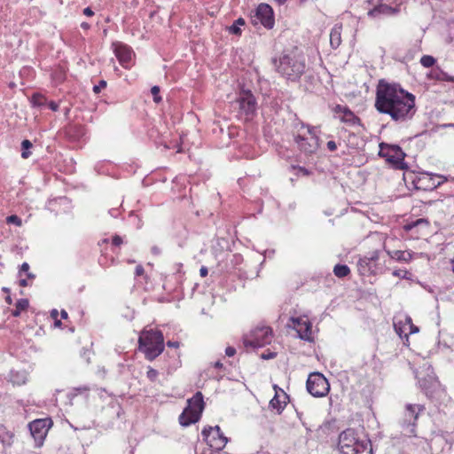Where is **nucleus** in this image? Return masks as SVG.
<instances>
[{"label":"nucleus","mask_w":454,"mask_h":454,"mask_svg":"<svg viewBox=\"0 0 454 454\" xmlns=\"http://www.w3.org/2000/svg\"><path fill=\"white\" fill-rule=\"evenodd\" d=\"M6 223L8 224H14L16 226H21L22 220L17 215H11L6 217Z\"/></svg>","instance_id":"37"},{"label":"nucleus","mask_w":454,"mask_h":454,"mask_svg":"<svg viewBox=\"0 0 454 454\" xmlns=\"http://www.w3.org/2000/svg\"><path fill=\"white\" fill-rule=\"evenodd\" d=\"M326 146H327V149L330 151V152H334L336 151L337 149V145L334 141L331 140V141H328L327 144H326Z\"/></svg>","instance_id":"48"},{"label":"nucleus","mask_w":454,"mask_h":454,"mask_svg":"<svg viewBox=\"0 0 454 454\" xmlns=\"http://www.w3.org/2000/svg\"><path fill=\"white\" fill-rule=\"evenodd\" d=\"M201 435L212 450L218 451L222 450L228 442L227 437L223 435L219 426L204 427Z\"/></svg>","instance_id":"11"},{"label":"nucleus","mask_w":454,"mask_h":454,"mask_svg":"<svg viewBox=\"0 0 454 454\" xmlns=\"http://www.w3.org/2000/svg\"><path fill=\"white\" fill-rule=\"evenodd\" d=\"M333 273L338 278H345L350 273V270L346 264H336L333 268Z\"/></svg>","instance_id":"29"},{"label":"nucleus","mask_w":454,"mask_h":454,"mask_svg":"<svg viewBox=\"0 0 454 454\" xmlns=\"http://www.w3.org/2000/svg\"><path fill=\"white\" fill-rule=\"evenodd\" d=\"M114 52L120 64L124 68H129L131 65V59L133 55L132 49L120 42L113 43Z\"/></svg>","instance_id":"16"},{"label":"nucleus","mask_w":454,"mask_h":454,"mask_svg":"<svg viewBox=\"0 0 454 454\" xmlns=\"http://www.w3.org/2000/svg\"><path fill=\"white\" fill-rule=\"evenodd\" d=\"M415 96L399 83L380 80L376 88L374 107L391 120L402 123L413 118L417 112Z\"/></svg>","instance_id":"1"},{"label":"nucleus","mask_w":454,"mask_h":454,"mask_svg":"<svg viewBox=\"0 0 454 454\" xmlns=\"http://www.w3.org/2000/svg\"><path fill=\"white\" fill-rule=\"evenodd\" d=\"M61 325H62V322L59 318L54 319V326L55 327H60Z\"/></svg>","instance_id":"61"},{"label":"nucleus","mask_w":454,"mask_h":454,"mask_svg":"<svg viewBox=\"0 0 454 454\" xmlns=\"http://www.w3.org/2000/svg\"><path fill=\"white\" fill-rule=\"evenodd\" d=\"M419 226H425V227H428L429 226V221L427 219V218H419L415 221H411L410 223H407L403 229L407 231H410L417 227H419Z\"/></svg>","instance_id":"27"},{"label":"nucleus","mask_w":454,"mask_h":454,"mask_svg":"<svg viewBox=\"0 0 454 454\" xmlns=\"http://www.w3.org/2000/svg\"><path fill=\"white\" fill-rule=\"evenodd\" d=\"M286 406V403H282L277 395L270 401V407L273 410H277L278 413H280Z\"/></svg>","instance_id":"32"},{"label":"nucleus","mask_w":454,"mask_h":454,"mask_svg":"<svg viewBox=\"0 0 454 454\" xmlns=\"http://www.w3.org/2000/svg\"><path fill=\"white\" fill-rule=\"evenodd\" d=\"M244 25H245V20L243 18H239L229 27V32L235 35H241L240 26H244Z\"/></svg>","instance_id":"30"},{"label":"nucleus","mask_w":454,"mask_h":454,"mask_svg":"<svg viewBox=\"0 0 454 454\" xmlns=\"http://www.w3.org/2000/svg\"><path fill=\"white\" fill-rule=\"evenodd\" d=\"M278 73L291 82H298L306 70L305 56L294 48L284 51L279 59H272Z\"/></svg>","instance_id":"2"},{"label":"nucleus","mask_w":454,"mask_h":454,"mask_svg":"<svg viewBox=\"0 0 454 454\" xmlns=\"http://www.w3.org/2000/svg\"><path fill=\"white\" fill-rule=\"evenodd\" d=\"M333 118L338 119L340 122L350 126H361V119L355 114L353 111L348 106L343 105H335L332 107Z\"/></svg>","instance_id":"13"},{"label":"nucleus","mask_w":454,"mask_h":454,"mask_svg":"<svg viewBox=\"0 0 454 454\" xmlns=\"http://www.w3.org/2000/svg\"><path fill=\"white\" fill-rule=\"evenodd\" d=\"M152 253L155 255H159L160 254V249L158 247L154 246L152 247Z\"/></svg>","instance_id":"54"},{"label":"nucleus","mask_w":454,"mask_h":454,"mask_svg":"<svg viewBox=\"0 0 454 454\" xmlns=\"http://www.w3.org/2000/svg\"><path fill=\"white\" fill-rule=\"evenodd\" d=\"M167 345L168 347H172V348H177L179 346V343L177 341H171V340H168L167 342Z\"/></svg>","instance_id":"56"},{"label":"nucleus","mask_w":454,"mask_h":454,"mask_svg":"<svg viewBox=\"0 0 454 454\" xmlns=\"http://www.w3.org/2000/svg\"><path fill=\"white\" fill-rule=\"evenodd\" d=\"M425 410L422 404L407 403L400 420L402 433L406 436H414L416 433L417 420L420 412Z\"/></svg>","instance_id":"8"},{"label":"nucleus","mask_w":454,"mask_h":454,"mask_svg":"<svg viewBox=\"0 0 454 454\" xmlns=\"http://www.w3.org/2000/svg\"><path fill=\"white\" fill-rule=\"evenodd\" d=\"M309 137H306L303 143L300 144L298 149L306 155H311L315 153L319 147V138L316 132L309 134Z\"/></svg>","instance_id":"18"},{"label":"nucleus","mask_w":454,"mask_h":454,"mask_svg":"<svg viewBox=\"0 0 454 454\" xmlns=\"http://www.w3.org/2000/svg\"><path fill=\"white\" fill-rule=\"evenodd\" d=\"M201 414L192 411L190 408H184L179 416V423L183 427H189L200 420Z\"/></svg>","instance_id":"20"},{"label":"nucleus","mask_w":454,"mask_h":454,"mask_svg":"<svg viewBox=\"0 0 454 454\" xmlns=\"http://www.w3.org/2000/svg\"><path fill=\"white\" fill-rule=\"evenodd\" d=\"M83 14L88 16V17H90L94 14V12L92 11V9L90 7H86L84 10H83Z\"/></svg>","instance_id":"52"},{"label":"nucleus","mask_w":454,"mask_h":454,"mask_svg":"<svg viewBox=\"0 0 454 454\" xmlns=\"http://www.w3.org/2000/svg\"><path fill=\"white\" fill-rule=\"evenodd\" d=\"M138 348L147 360L153 361L164 350V336L160 330H144L138 338Z\"/></svg>","instance_id":"3"},{"label":"nucleus","mask_w":454,"mask_h":454,"mask_svg":"<svg viewBox=\"0 0 454 454\" xmlns=\"http://www.w3.org/2000/svg\"><path fill=\"white\" fill-rule=\"evenodd\" d=\"M292 321L299 337L301 340L308 341L312 340L311 324L308 320H303L300 317H292Z\"/></svg>","instance_id":"17"},{"label":"nucleus","mask_w":454,"mask_h":454,"mask_svg":"<svg viewBox=\"0 0 454 454\" xmlns=\"http://www.w3.org/2000/svg\"><path fill=\"white\" fill-rule=\"evenodd\" d=\"M188 405L186 408H190L192 411H195L200 414H202L205 403L203 399V395L201 392H197L195 395L190 398L188 401Z\"/></svg>","instance_id":"22"},{"label":"nucleus","mask_w":454,"mask_h":454,"mask_svg":"<svg viewBox=\"0 0 454 454\" xmlns=\"http://www.w3.org/2000/svg\"><path fill=\"white\" fill-rule=\"evenodd\" d=\"M27 278L29 279H34L35 278V274L31 273V272H27Z\"/></svg>","instance_id":"63"},{"label":"nucleus","mask_w":454,"mask_h":454,"mask_svg":"<svg viewBox=\"0 0 454 454\" xmlns=\"http://www.w3.org/2000/svg\"><path fill=\"white\" fill-rule=\"evenodd\" d=\"M5 302L9 305L12 303V299L9 294L5 297Z\"/></svg>","instance_id":"62"},{"label":"nucleus","mask_w":454,"mask_h":454,"mask_svg":"<svg viewBox=\"0 0 454 454\" xmlns=\"http://www.w3.org/2000/svg\"><path fill=\"white\" fill-rule=\"evenodd\" d=\"M231 106L238 110L237 117L239 119L248 121L256 114L257 101L250 90L241 89Z\"/></svg>","instance_id":"5"},{"label":"nucleus","mask_w":454,"mask_h":454,"mask_svg":"<svg viewBox=\"0 0 454 454\" xmlns=\"http://www.w3.org/2000/svg\"><path fill=\"white\" fill-rule=\"evenodd\" d=\"M435 59L430 55H424L420 59V64L425 67H431L434 65Z\"/></svg>","instance_id":"35"},{"label":"nucleus","mask_w":454,"mask_h":454,"mask_svg":"<svg viewBox=\"0 0 454 454\" xmlns=\"http://www.w3.org/2000/svg\"><path fill=\"white\" fill-rule=\"evenodd\" d=\"M66 134L74 138H78L83 134V129L81 125H70L66 129Z\"/></svg>","instance_id":"28"},{"label":"nucleus","mask_w":454,"mask_h":454,"mask_svg":"<svg viewBox=\"0 0 454 454\" xmlns=\"http://www.w3.org/2000/svg\"><path fill=\"white\" fill-rule=\"evenodd\" d=\"M214 367L216 368V369H223V364L221 361H216L215 364H214Z\"/></svg>","instance_id":"58"},{"label":"nucleus","mask_w":454,"mask_h":454,"mask_svg":"<svg viewBox=\"0 0 454 454\" xmlns=\"http://www.w3.org/2000/svg\"><path fill=\"white\" fill-rule=\"evenodd\" d=\"M48 107L53 111L56 112L59 110V104L55 101H50L47 103Z\"/></svg>","instance_id":"47"},{"label":"nucleus","mask_w":454,"mask_h":454,"mask_svg":"<svg viewBox=\"0 0 454 454\" xmlns=\"http://www.w3.org/2000/svg\"><path fill=\"white\" fill-rule=\"evenodd\" d=\"M145 274V269L142 265H137L135 269V276L136 277H140V276H143Z\"/></svg>","instance_id":"46"},{"label":"nucleus","mask_w":454,"mask_h":454,"mask_svg":"<svg viewBox=\"0 0 454 454\" xmlns=\"http://www.w3.org/2000/svg\"><path fill=\"white\" fill-rule=\"evenodd\" d=\"M338 449L341 454H372L370 442L359 440L353 428L340 434Z\"/></svg>","instance_id":"4"},{"label":"nucleus","mask_w":454,"mask_h":454,"mask_svg":"<svg viewBox=\"0 0 454 454\" xmlns=\"http://www.w3.org/2000/svg\"><path fill=\"white\" fill-rule=\"evenodd\" d=\"M33 147V144L28 139H24L21 142V157L27 159L31 155L30 149Z\"/></svg>","instance_id":"31"},{"label":"nucleus","mask_w":454,"mask_h":454,"mask_svg":"<svg viewBox=\"0 0 454 454\" xmlns=\"http://www.w3.org/2000/svg\"><path fill=\"white\" fill-rule=\"evenodd\" d=\"M31 103L34 106H43L47 102H46V98L43 95H41L39 93H35L32 95Z\"/></svg>","instance_id":"34"},{"label":"nucleus","mask_w":454,"mask_h":454,"mask_svg":"<svg viewBox=\"0 0 454 454\" xmlns=\"http://www.w3.org/2000/svg\"><path fill=\"white\" fill-rule=\"evenodd\" d=\"M81 27L82 29L88 30L90 27V25L88 22H82Z\"/></svg>","instance_id":"59"},{"label":"nucleus","mask_w":454,"mask_h":454,"mask_svg":"<svg viewBox=\"0 0 454 454\" xmlns=\"http://www.w3.org/2000/svg\"><path fill=\"white\" fill-rule=\"evenodd\" d=\"M29 301L27 299H20L15 303V309L12 311V315L15 317L20 316L21 312L27 309Z\"/></svg>","instance_id":"26"},{"label":"nucleus","mask_w":454,"mask_h":454,"mask_svg":"<svg viewBox=\"0 0 454 454\" xmlns=\"http://www.w3.org/2000/svg\"><path fill=\"white\" fill-rule=\"evenodd\" d=\"M58 316H59V311H58L56 309H53L51 311V317L53 319H56V318H58Z\"/></svg>","instance_id":"57"},{"label":"nucleus","mask_w":454,"mask_h":454,"mask_svg":"<svg viewBox=\"0 0 454 454\" xmlns=\"http://www.w3.org/2000/svg\"><path fill=\"white\" fill-rule=\"evenodd\" d=\"M252 22L254 25L261 23L267 29L272 28L275 19L271 6L268 4H260L255 10L254 15L252 16Z\"/></svg>","instance_id":"14"},{"label":"nucleus","mask_w":454,"mask_h":454,"mask_svg":"<svg viewBox=\"0 0 454 454\" xmlns=\"http://www.w3.org/2000/svg\"><path fill=\"white\" fill-rule=\"evenodd\" d=\"M52 426V420L50 418L35 419L28 424V429L35 440V447L41 448L43 445L49 429Z\"/></svg>","instance_id":"10"},{"label":"nucleus","mask_w":454,"mask_h":454,"mask_svg":"<svg viewBox=\"0 0 454 454\" xmlns=\"http://www.w3.org/2000/svg\"><path fill=\"white\" fill-rule=\"evenodd\" d=\"M383 0H368L369 4H373V8L369 10L367 15L371 18H381L384 16H395L400 12V5L392 7L382 3Z\"/></svg>","instance_id":"15"},{"label":"nucleus","mask_w":454,"mask_h":454,"mask_svg":"<svg viewBox=\"0 0 454 454\" xmlns=\"http://www.w3.org/2000/svg\"><path fill=\"white\" fill-rule=\"evenodd\" d=\"M393 276L402 278H408L407 275L409 272L404 270H395L393 271Z\"/></svg>","instance_id":"42"},{"label":"nucleus","mask_w":454,"mask_h":454,"mask_svg":"<svg viewBox=\"0 0 454 454\" xmlns=\"http://www.w3.org/2000/svg\"><path fill=\"white\" fill-rule=\"evenodd\" d=\"M19 284H20V286H22V287H26V286H28V282H27V279H25V278H21V279H20Z\"/></svg>","instance_id":"55"},{"label":"nucleus","mask_w":454,"mask_h":454,"mask_svg":"<svg viewBox=\"0 0 454 454\" xmlns=\"http://www.w3.org/2000/svg\"><path fill=\"white\" fill-rule=\"evenodd\" d=\"M294 143L297 145V146L303 143V141H305V138L307 137H306V133H297V134H294Z\"/></svg>","instance_id":"40"},{"label":"nucleus","mask_w":454,"mask_h":454,"mask_svg":"<svg viewBox=\"0 0 454 454\" xmlns=\"http://www.w3.org/2000/svg\"><path fill=\"white\" fill-rule=\"evenodd\" d=\"M158 374H159V373H158V371H157V370H155V369H153V368H152V367H150V368L148 369L147 372H146V376H147V378H148L152 382H153V381H155V380H156V379H157V377H158Z\"/></svg>","instance_id":"39"},{"label":"nucleus","mask_w":454,"mask_h":454,"mask_svg":"<svg viewBox=\"0 0 454 454\" xmlns=\"http://www.w3.org/2000/svg\"><path fill=\"white\" fill-rule=\"evenodd\" d=\"M378 155L390 165L394 169L403 170L408 168V164L404 161L406 153L398 145L381 142L379 145Z\"/></svg>","instance_id":"7"},{"label":"nucleus","mask_w":454,"mask_h":454,"mask_svg":"<svg viewBox=\"0 0 454 454\" xmlns=\"http://www.w3.org/2000/svg\"><path fill=\"white\" fill-rule=\"evenodd\" d=\"M235 354H236V348H235L230 346V347H227L225 348V355L227 356L231 357V356H233Z\"/></svg>","instance_id":"49"},{"label":"nucleus","mask_w":454,"mask_h":454,"mask_svg":"<svg viewBox=\"0 0 454 454\" xmlns=\"http://www.w3.org/2000/svg\"><path fill=\"white\" fill-rule=\"evenodd\" d=\"M445 80L448 81V82H454V76H447L446 75Z\"/></svg>","instance_id":"64"},{"label":"nucleus","mask_w":454,"mask_h":454,"mask_svg":"<svg viewBox=\"0 0 454 454\" xmlns=\"http://www.w3.org/2000/svg\"><path fill=\"white\" fill-rule=\"evenodd\" d=\"M276 356H277V353L267 351V352H263L261 355V358L263 360H269V359H272V358L276 357Z\"/></svg>","instance_id":"43"},{"label":"nucleus","mask_w":454,"mask_h":454,"mask_svg":"<svg viewBox=\"0 0 454 454\" xmlns=\"http://www.w3.org/2000/svg\"><path fill=\"white\" fill-rule=\"evenodd\" d=\"M404 180L411 184L416 190L434 191L448 179L442 175L421 172L418 175L411 173L408 176H404Z\"/></svg>","instance_id":"6"},{"label":"nucleus","mask_w":454,"mask_h":454,"mask_svg":"<svg viewBox=\"0 0 454 454\" xmlns=\"http://www.w3.org/2000/svg\"><path fill=\"white\" fill-rule=\"evenodd\" d=\"M341 30L342 25L336 24L332 28L330 33V44L332 48L337 49L341 43Z\"/></svg>","instance_id":"23"},{"label":"nucleus","mask_w":454,"mask_h":454,"mask_svg":"<svg viewBox=\"0 0 454 454\" xmlns=\"http://www.w3.org/2000/svg\"><path fill=\"white\" fill-rule=\"evenodd\" d=\"M22 272H26V274L27 272H29V264L27 262H23L20 266V274H21Z\"/></svg>","instance_id":"50"},{"label":"nucleus","mask_w":454,"mask_h":454,"mask_svg":"<svg viewBox=\"0 0 454 454\" xmlns=\"http://www.w3.org/2000/svg\"><path fill=\"white\" fill-rule=\"evenodd\" d=\"M207 272H208L207 268V267H205V266H202V267L200 268V275L201 277H206V276L207 275Z\"/></svg>","instance_id":"53"},{"label":"nucleus","mask_w":454,"mask_h":454,"mask_svg":"<svg viewBox=\"0 0 454 454\" xmlns=\"http://www.w3.org/2000/svg\"><path fill=\"white\" fill-rule=\"evenodd\" d=\"M367 257L371 260V262L375 263V262L378 261L380 258V251L375 250L370 254V256H367Z\"/></svg>","instance_id":"45"},{"label":"nucleus","mask_w":454,"mask_h":454,"mask_svg":"<svg viewBox=\"0 0 454 454\" xmlns=\"http://www.w3.org/2000/svg\"><path fill=\"white\" fill-rule=\"evenodd\" d=\"M11 380L17 385H22L26 383V377L24 375H20L18 372L11 373Z\"/></svg>","instance_id":"36"},{"label":"nucleus","mask_w":454,"mask_h":454,"mask_svg":"<svg viewBox=\"0 0 454 454\" xmlns=\"http://www.w3.org/2000/svg\"><path fill=\"white\" fill-rule=\"evenodd\" d=\"M272 340V330L269 326H261L254 329L250 336L246 338L244 344L246 347L254 348L263 347L270 344Z\"/></svg>","instance_id":"12"},{"label":"nucleus","mask_w":454,"mask_h":454,"mask_svg":"<svg viewBox=\"0 0 454 454\" xmlns=\"http://www.w3.org/2000/svg\"><path fill=\"white\" fill-rule=\"evenodd\" d=\"M306 388L314 397H323L329 393L330 384L321 372H315L309 375Z\"/></svg>","instance_id":"9"},{"label":"nucleus","mask_w":454,"mask_h":454,"mask_svg":"<svg viewBox=\"0 0 454 454\" xmlns=\"http://www.w3.org/2000/svg\"><path fill=\"white\" fill-rule=\"evenodd\" d=\"M408 321L411 324V325H410V328H411L410 333H418L419 332V327L411 324V318H409Z\"/></svg>","instance_id":"51"},{"label":"nucleus","mask_w":454,"mask_h":454,"mask_svg":"<svg viewBox=\"0 0 454 454\" xmlns=\"http://www.w3.org/2000/svg\"><path fill=\"white\" fill-rule=\"evenodd\" d=\"M290 168L292 170L295 171V176L297 177H299L301 176H308L311 175V171L309 170L308 168H306L305 167L291 165Z\"/></svg>","instance_id":"33"},{"label":"nucleus","mask_w":454,"mask_h":454,"mask_svg":"<svg viewBox=\"0 0 454 454\" xmlns=\"http://www.w3.org/2000/svg\"><path fill=\"white\" fill-rule=\"evenodd\" d=\"M123 240H122V238L119 235H114L113 238H112V244L113 246H115V247H119L122 244Z\"/></svg>","instance_id":"44"},{"label":"nucleus","mask_w":454,"mask_h":454,"mask_svg":"<svg viewBox=\"0 0 454 454\" xmlns=\"http://www.w3.org/2000/svg\"><path fill=\"white\" fill-rule=\"evenodd\" d=\"M294 134L297 133H308V134H313L316 132V127L311 126L309 124L304 123L303 121L300 120H296L294 124Z\"/></svg>","instance_id":"25"},{"label":"nucleus","mask_w":454,"mask_h":454,"mask_svg":"<svg viewBox=\"0 0 454 454\" xmlns=\"http://www.w3.org/2000/svg\"><path fill=\"white\" fill-rule=\"evenodd\" d=\"M387 254L394 260L397 262H408L412 259V254L408 251H402V250H387L386 247H384Z\"/></svg>","instance_id":"24"},{"label":"nucleus","mask_w":454,"mask_h":454,"mask_svg":"<svg viewBox=\"0 0 454 454\" xmlns=\"http://www.w3.org/2000/svg\"><path fill=\"white\" fill-rule=\"evenodd\" d=\"M419 385L421 390L425 393V395L433 399L435 397V393L440 387V384L437 380L433 379H420L419 380Z\"/></svg>","instance_id":"19"},{"label":"nucleus","mask_w":454,"mask_h":454,"mask_svg":"<svg viewBox=\"0 0 454 454\" xmlns=\"http://www.w3.org/2000/svg\"><path fill=\"white\" fill-rule=\"evenodd\" d=\"M151 93L153 96V101L155 103H160L162 100V98L160 96V87L155 85L151 89Z\"/></svg>","instance_id":"38"},{"label":"nucleus","mask_w":454,"mask_h":454,"mask_svg":"<svg viewBox=\"0 0 454 454\" xmlns=\"http://www.w3.org/2000/svg\"><path fill=\"white\" fill-rule=\"evenodd\" d=\"M357 269L360 275L363 276L374 275L376 273L375 264L367 256L358 260Z\"/></svg>","instance_id":"21"},{"label":"nucleus","mask_w":454,"mask_h":454,"mask_svg":"<svg viewBox=\"0 0 454 454\" xmlns=\"http://www.w3.org/2000/svg\"><path fill=\"white\" fill-rule=\"evenodd\" d=\"M106 87V82L105 80H100L97 85H94L93 91L95 93H99L102 89Z\"/></svg>","instance_id":"41"},{"label":"nucleus","mask_w":454,"mask_h":454,"mask_svg":"<svg viewBox=\"0 0 454 454\" xmlns=\"http://www.w3.org/2000/svg\"><path fill=\"white\" fill-rule=\"evenodd\" d=\"M60 316H61V318L67 319V317H68V314H67V312L65 309H62L61 312H60Z\"/></svg>","instance_id":"60"}]
</instances>
